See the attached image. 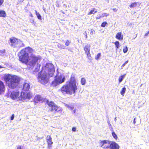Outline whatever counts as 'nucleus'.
Returning <instances> with one entry per match:
<instances>
[{"label":"nucleus","instance_id":"f257e3e1","mask_svg":"<svg viewBox=\"0 0 149 149\" xmlns=\"http://www.w3.org/2000/svg\"><path fill=\"white\" fill-rule=\"evenodd\" d=\"M55 71L54 66L51 63H47L43 67L42 70L39 73L38 79V81L41 84H46L49 81L48 75L50 77L53 76Z\"/></svg>","mask_w":149,"mask_h":149},{"label":"nucleus","instance_id":"13d9d810","mask_svg":"<svg viewBox=\"0 0 149 149\" xmlns=\"http://www.w3.org/2000/svg\"><path fill=\"white\" fill-rule=\"evenodd\" d=\"M135 119H136V118H134V121H133V123H134V124H135L136 123V121H135Z\"/></svg>","mask_w":149,"mask_h":149},{"label":"nucleus","instance_id":"a878e982","mask_svg":"<svg viewBox=\"0 0 149 149\" xmlns=\"http://www.w3.org/2000/svg\"><path fill=\"white\" fill-rule=\"evenodd\" d=\"M95 8H93L90 10V11L88 13V15H90L93 14H94L97 12Z\"/></svg>","mask_w":149,"mask_h":149},{"label":"nucleus","instance_id":"c03bdc74","mask_svg":"<svg viewBox=\"0 0 149 149\" xmlns=\"http://www.w3.org/2000/svg\"><path fill=\"white\" fill-rule=\"evenodd\" d=\"M86 54L87 55L88 58H90V57H91V54H90V52H89V54Z\"/></svg>","mask_w":149,"mask_h":149},{"label":"nucleus","instance_id":"473e14b6","mask_svg":"<svg viewBox=\"0 0 149 149\" xmlns=\"http://www.w3.org/2000/svg\"><path fill=\"white\" fill-rule=\"evenodd\" d=\"M101 54L100 53H98V54L95 56V58L97 60H98L99 58L101 56Z\"/></svg>","mask_w":149,"mask_h":149},{"label":"nucleus","instance_id":"a211bd4d","mask_svg":"<svg viewBox=\"0 0 149 149\" xmlns=\"http://www.w3.org/2000/svg\"><path fill=\"white\" fill-rule=\"evenodd\" d=\"M24 46V45L22 41L18 39L16 47L19 48L21 47H23Z\"/></svg>","mask_w":149,"mask_h":149},{"label":"nucleus","instance_id":"4c0bfd02","mask_svg":"<svg viewBox=\"0 0 149 149\" xmlns=\"http://www.w3.org/2000/svg\"><path fill=\"white\" fill-rule=\"evenodd\" d=\"M128 50V49L127 47H125L123 49V52L124 53H126Z\"/></svg>","mask_w":149,"mask_h":149},{"label":"nucleus","instance_id":"1a4fd4ad","mask_svg":"<svg viewBox=\"0 0 149 149\" xmlns=\"http://www.w3.org/2000/svg\"><path fill=\"white\" fill-rule=\"evenodd\" d=\"M18 39L13 38L10 39V42H9L10 46L13 47H16Z\"/></svg>","mask_w":149,"mask_h":149},{"label":"nucleus","instance_id":"7ed1b4c3","mask_svg":"<svg viewBox=\"0 0 149 149\" xmlns=\"http://www.w3.org/2000/svg\"><path fill=\"white\" fill-rule=\"evenodd\" d=\"M5 79L8 86L12 89L16 88L19 85L20 81L19 78L17 76L10 75H6Z\"/></svg>","mask_w":149,"mask_h":149},{"label":"nucleus","instance_id":"37998d69","mask_svg":"<svg viewBox=\"0 0 149 149\" xmlns=\"http://www.w3.org/2000/svg\"><path fill=\"white\" fill-rule=\"evenodd\" d=\"M128 61H127L126 62H125V63L123 64L122 65V67H124L126 64L128 63Z\"/></svg>","mask_w":149,"mask_h":149},{"label":"nucleus","instance_id":"5701e85b","mask_svg":"<svg viewBox=\"0 0 149 149\" xmlns=\"http://www.w3.org/2000/svg\"><path fill=\"white\" fill-rule=\"evenodd\" d=\"M6 14L5 11L3 10H0V17H6Z\"/></svg>","mask_w":149,"mask_h":149},{"label":"nucleus","instance_id":"5fc2aeb1","mask_svg":"<svg viewBox=\"0 0 149 149\" xmlns=\"http://www.w3.org/2000/svg\"><path fill=\"white\" fill-rule=\"evenodd\" d=\"M43 10L44 11L45 13H46V9L45 8L43 7Z\"/></svg>","mask_w":149,"mask_h":149},{"label":"nucleus","instance_id":"f8f14e48","mask_svg":"<svg viewBox=\"0 0 149 149\" xmlns=\"http://www.w3.org/2000/svg\"><path fill=\"white\" fill-rule=\"evenodd\" d=\"M5 86L4 83L0 80V94H1L5 91Z\"/></svg>","mask_w":149,"mask_h":149},{"label":"nucleus","instance_id":"aec40b11","mask_svg":"<svg viewBox=\"0 0 149 149\" xmlns=\"http://www.w3.org/2000/svg\"><path fill=\"white\" fill-rule=\"evenodd\" d=\"M59 84H60V83H59L58 81L55 79L52 82V86L53 87L56 86Z\"/></svg>","mask_w":149,"mask_h":149},{"label":"nucleus","instance_id":"412c9836","mask_svg":"<svg viewBox=\"0 0 149 149\" xmlns=\"http://www.w3.org/2000/svg\"><path fill=\"white\" fill-rule=\"evenodd\" d=\"M65 106L67 107L68 109L71 110H72L74 108V106L72 104H65Z\"/></svg>","mask_w":149,"mask_h":149},{"label":"nucleus","instance_id":"bf43d9fd","mask_svg":"<svg viewBox=\"0 0 149 149\" xmlns=\"http://www.w3.org/2000/svg\"><path fill=\"white\" fill-rule=\"evenodd\" d=\"M85 33H86V39L87 38V33H86V31L85 32Z\"/></svg>","mask_w":149,"mask_h":149},{"label":"nucleus","instance_id":"de8ad7c7","mask_svg":"<svg viewBox=\"0 0 149 149\" xmlns=\"http://www.w3.org/2000/svg\"><path fill=\"white\" fill-rule=\"evenodd\" d=\"M4 0H0V6H1L3 3Z\"/></svg>","mask_w":149,"mask_h":149},{"label":"nucleus","instance_id":"864d4df0","mask_svg":"<svg viewBox=\"0 0 149 149\" xmlns=\"http://www.w3.org/2000/svg\"><path fill=\"white\" fill-rule=\"evenodd\" d=\"M17 149H22L21 146H18Z\"/></svg>","mask_w":149,"mask_h":149},{"label":"nucleus","instance_id":"69168bd1","mask_svg":"<svg viewBox=\"0 0 149 149\" xmlns=\"http://www.w3.org/2000/svg\"><path fill=\"white\" fill-rule=\"evenodd\" d=\"M84 34L85 35H86V33H85V32H84Z\"/></svg>","mask_w":149,"mask_h":149},{"label":"nucleus","instance_id":"e433bc0d","mask_svg":"<svg viewBox=\"0 0 149 149\" xmlns=\"http://www.w3.org/2000/svg\"><path fill=\"white\" fill-rule=\"evenodd\" d=\"M5 50H2L0 51V55L2 56L4 55V54L5 53Z\"/></svg>","mask_w":149,"mask_h":149},{"label":"nucleus","instance_id":"8fccbe9b","mask_svg":"<svg viewBox=\"0 0 149 149\" xmlns=\"http://www.w3.org/2000/svg\"><path fill=\"white\" fill-rule=\"evenodd\" d=\"M72 130L73 132H75L76 131V128L75 127H73L72 128Z\"/></svg>","mask_w":149,"mask_h":149},{"label":"nucleus","instance_id":"c756f323","mask_svg":"<svg viewBox=\"0 0 149 149\" xmlns=\"http://www.w3.org/2000/svg\"><path fill=\"white\" fill-rule=\"evenodd\" d=\"M37 65L36 66L35 69V72H38L39 70L40 69V64H39L38 63L37 64Z\"/></svg>","mask_w":149,"mask_h":149},{"label":"nucleus","instance_id":"2eb2a0df","mask_svg":"<svg viewBox=\"0 0 149 149\" xmlns=\"http://www.w3.org/2000/svg\"><path fill=\"white\" fill-rule=\"evenodd\" d=\"M91 46L90 45L87 44L86 45L84 48V50L86 54H89L90 52Z\"/></svg>","mask_w":149,"mask_h":149},{"label":"nucleus","instance_id":"3c124183","mask_svg":"<svg viewBox=\"0 0 149 149\" xmlns=\"http://www.w3.org/2000/svg\"><path fill=\"white\" fill-rule=\"evenodd\" d=\"M107 123L111 127V124L109 120L107 121Z\"/></svg>","mask_w":149,"mask_h":149},{"label":"nucleus","instance_id":"79ce46f5","mask_svg":"<svg viewBox=\"0 0 149 149\" xmlns=\"http://www.w3.org/2000/svg\"><path fill=\"white\" fill-rule=\"evenodd\" d=\"M70 41L68 40H67L65 43V45L66 46H68L70 45Z\"/></svg>","mask_w":149,"mask_h":149},{"label":"nucleus","instance_id":"6ab92c4d","mask_svg":"<svg viewBox=\"0 0 149 149\" xmlns=\"http://www.w3.org/2000/svg\"><path fill=\"white\" fill-rule=\"evenodd\" d=\"M140 4L138 2H134L132 3L129 6L131 8H133L136 7L138 5H139Z\"/></svg>","mask_w":149,"mask_h":149},{"label":"nucleus","instance_id":"7c9ffc66","mask_svg":"<svg viewBox=\"0 0 149 149\" xmlns=\"http://www.w3.org/2000/svg\"><path fill=\"white\" fill-rule=\"evenodd\" d=\"M105 140L102 141L100 142V146L101 147H103L104 146V144Z\"/></svg>","mask_w":149,"mask_h":149},{"label":"nucleus","instance_id":"393cba45","mask_svg":"<svg viewBox=\"0 0 149 149\" xmlns=\"http://www.w3.org/2000/svg\"><path fill=\"white\" fill-rule=\"evenodd\" d=\"M125 75L126 74H124L123 75H122L121 76L119 77L118 79L119 83H120V82L123 81V80L124 78Z\"/></svg>","mask_w":149,"mask_h":149},{"label":"nucleus","instance_id":"9d476101","mask_svg":"<svg viewBox=\"0 0 149 149\" xmlns=\"http://www.w3.org/2000/svg\"><path fill=\"white\" fill-rule=\"evenodd\" d=\"M110 146L111 149H119V146L115 142L111 141Z\"/></svg>","mask_w":149,"mask_h":149},{"label":"nucleus","instance_id":"052dcab7","mask_svg":"<svg viewBox=\"0 0 149 149\" xmlns=\"http://www.w3.org/2000/svg\"><path fill=\"white\" fill-rule=\"evenodd\" d=\"M75 112L76 111L75 109L73 110V112L74 113H75Z\"/></svg>","mask_w":149,"mask_h":149},{"label":"nucleus","instance_id":"4468645a","mask_svg":"<svg viewBox=\"0 0 149 149\" xmlns=\"http://www.w3.org/2000/svg\"><path fill=\"white\" fill-rule=\"evenodd\" d=\"M20 100L24 101L27 99V96L26 94L24 93H22L20 95Z\"/></svg>","mask_w":149,"mask_h":149},{"label":"nucleus","instance_id":"4d7b16f0","mask_svg":"<svg viewBox=\"0 0 149 149\" xmlns=\"http://www.w3.org/2000/svg\"><path fill=\"white\" fill-rule=\"evenodd\" d=\"M29 16L31 17H33V15L31 13H30V15Z\"/></svg>","mask_w":149,"mask_h":149},{"label":"nucleus","instance_id":"6e6552de","mask_svg":"<svg viewBox=\"0 0 149 149\" xmlns=\"http://www.w3.org/2000/svg\"><path fill=\"white\" fill-rule=\"evenodd\" d=\"M56 79L60 84L63 82L65 79V76L64 74L59 73H57Z\"/></svg>","mask_w":149,"mask_h":149},{"label":"nucleus","instance_id":"b1692460","mask_svg":"<svg viewBox=\"0 0 149 149\" xmlns=\"http://www.w3.org/2000/svg\"><path fill=\"white\" fill-rule=\"evenodd\" d=\"M35 11L36 13V14L38 19L40 20H42V17L40 15V14L36 10H35Z\"/></svg>","mask_w":149,"mask_h":149},{"label":"nucleus","instance_id":"49530a36","mask_svg":"<svg viewBox=\"0 0 149 149\" xmlns=\"http://www.w3.org/2000/svg\"><path fill=\"white\" fill-rule=\"evenodd\" d=\"M101 16H100L99 15H97V16L96 17V19H100L101 17Z\"/></svg>","mask_w":149,"mask_h":149},{"label":"nucleus","instance_id":"f3484780","mask_svg":"<svg viewBox=\"0 0 149 149\" xmlns=\"http://www.w3.org/2000/svg\"><path fill=\"white\" fill-rule=\"evenodd\" d=\"M116 38L120 40L123 39V36L121 32H119L117 33Z\"/></svg>","mask_w":149,"mask_h":149},{"label":"nucleus","instance_id":"cd10ccee","mask_svg":"<svg viewBox=\"0 0 149 149\" xmlns=\"http://www.w3.org/2000/svg\"><path fill=\"white\" fill-rule=\"evenodd\" d=\"M126 90V88L125 87L123 88L120 92L121 94L123 96Z\"/></svg>","mask_w":149,"mask_h":149},{"label":"nucleus","instance_id":"423d86ee","mask_svg":"<svg viewBox=\"0 0 149 149\" xmlns=\"http://www.w3.org/2000/svg\"><path fill=\"white\" fill-rule=\"evenodd\" d=\"M8 96L10 97L13 100L19 101L20 100V94L18 91L9 92L8 93Z\"/></svg>","mask_w":149,"mask_h":149},{"label":"nucleus","instance_id":"9b49d317","mask_svg":"<svg viewBox=\"0 0 149 149\" xmlns=\"http://www.w3.org/2000/svg\"><path fill=\"white\" fill-rule=\"evenodd\" d=\"M111 141L107 140H105L104 144V146L102 147L104 149H108L110 148V144Z\"/></svg>","mask_w":149,"mask_h":149},{"label":"nucleus","instance_id":"6e6d98bb","mask_svg":"<svg viewBox=\"0 0 149 149\" xmlns=\"http://www.w3.org/2000/svg\"><path fill=\"white\" fill-rule=\"evenodd\" d=\"M113 10L114 12H116L117 11L118 9L116 8H113Z\"/></svg>","mask_w":149,"mask_h":149},{"label":"nucleus","instance_id":"0eeeda50","mask_svg":"<svg viewBox=\"0 0 149 149\" xmlns=\"http://www.w3.org/2000/svg\"><path fill=\"white\" fill-rule=\"evenodd\" d=\"M47 104L48 106L51 108L50 111H51L55 110L57 112L60 111L61 110V108L60 107H58L56 106L54 102H49V101H47Z\"/></svg>","mask_w":149,"mask_h":149},{"label":"nucleus","instance_id":"dca6fc26","mask_svg":"<svg viewBox=\"0 0 149 149\" xmlns=\"http://www.w3.org/2000/svg\"><path fill=\"white\" fill-rule=\"evenodd\" d=\"M30 88V86L29 84L26 83H24L23 85V90L24 91H27Z\"/></svg>","mask_w":149,"mask_h":149},{"label":"nucleus","instance_id":"603ef678","mask_svg":"<svg viewBox=\"0 0 149 149\" xmlns=\"http://www.w3.org/2000/svg\"><path fill=\"white\" fill-rule=\"evenodd\" d=\"M149 34V31L148 32H147L145 34L144 36H147Z\"/></svg>","mask_w":149,"mask_h":149},{"label":"nucleus","instance_id":"bb28decb","mask_svg":"<svg viewBox=\"0 0 149 149\" xmlns=\"http://www.w3.org/2000/svg\"><path fill=\"white\" fill-rule=\"evenodd\" d=\"M27 96V98L28 99L31 98L33 96V94L32 93L29 92L26 94Z\"/></svg>","mask_w":149,"mask_h":149},{"label":"nucleus","instance_id":"f03ea898","mask_svg":"<svg viewBox=\"0 0 149 149\" xmlns=\"http://www.w3.org/2000/svg\"><path fill=\"white\" fill-rule=\"evenodd\" d=\"M77 89L75 76L72 74L70 81L67 82L66 84L62 87L61 91L64 94H67L71 95L73 94L74 96Z\"/></svg>","mask_w":149,"mask_h":149},{"label":"nucleus","instance_id":"680f3d73","mask_svg":"<svg viewBox=\"0 0 149 149\" xmlns=\"http://www.w3.org/2000/svg\"><path fill=\"white\" fill-rule=\"evenodd\" d=\"M24 1V0H20L19 2H22Z\"/></svg>","mask_w":149,"mask_h":149},{"label":"nucleus","instance_id":"20e7f679","mask_svg":"<svg viewBox=\"0 0 149 149\" xmlns=\"http://www.w3.org/2000/svg\"><path fill=\"white\" fill-rule=\"evenodd\" d=\"M33 52V49L29 47L22 49L20 52L21 55L19 56V60L26 65L29 57V54Z\"/></svg>","mask_w":149,"mask_h":149},{"label":"nucleus","instance_id":"e2e57ef3","mask_svg":"<svg viewBox=\"0 0 149 149\" xmlns=\"http://www.w3.org/2000/svg\"><path fill=\"white\" fill-rule=\"evenodd\" d=\"M2 68V67L1 65H0V68Z\"/></svg>","mask_w":149,"mask_h":149},{"label":"nucleus","instance_id":"58836bf2","mask_svg":"<svg viewBox=\"0 0 149 149\" xmlns=\"http://www.w3.org/2000/svg\"><path fill=\"white\" fill-rule=\"evenodd\" d=\"M109 15V14H108V13H104L102 14V15H101V17H104V16L107 17V16H108V15Z\"/></svg>","mask_w":149,"mask_h":149},{"label":"nucleus","instance_id":"ddd939ff","mask_svg":"<svg viewBox=\"0 0 149 149\" xmlns=\"http://www.w3.org/2000/svg\"><path fill=\"white\" fill-rule=\"evenodd\" d=\"M42 97L40 95H37L34 97L33 101L35 102L38 103V101H42Z\"/></svg>","mask_w":149,"mask_h":149},{"label":"nucleus","instance_id":"39448f33","mask_svg":"<svg viewBox=\"0 0 149 149\" xmlns=\"http://www.w3.org/2000/svg\"><path fill=\"white\" fill-rule=\"evenodd\" d=\"M41 57L40 56H36L32 55L29 58L26 65L32 68L39 63L41 60Z\"/></svg>","mask_w":149,"mask_h":149},{"label":"nucleus","instance_id":"f704fd0d","mask_svg":"<svg viewBox=\"0 0 149 149\" xmlns=\"http://www.w3.org/2000/svg\"><path fill=\"white\" fill-rule=\"evenodd\" d=\"M57 46H58V47L59 48H60L61 49H64V46L63 45H61V44H58L57 45Z\"/></svg>","mask_w":149,"mask_h":149},{"label":"nucleus","instance_id":"4be33fe9","mask_svg":"<svg viewBox=\"0 0 149 149\" xmlns=\"http://www.w3.org/2000/svg\"><path fill=\"white\" fill-rule=\"evenodd\" d=\"M47 142L48 144V149H50L52 147V145L53 144V142L52 141V139L47 141Z\"/></svg>","mask_w":149,"mask_h":149},{"label":"nucleus","instance_id":"338daca9","mask_svg":"<svg viewBox=\"0 0 149 149\" xmlns=\"http://www.w3.org/2000/svg\"><path fill=\"white\" fill-rule=\"evenodd\" d=\"M42 0H40L41 1Z\"/></svg>","mask_w":149,"mask_h":149},{"label":"nucleus","instance_id":"c85d7f7f","mask_svg":"<svg viewBox=\"0 0 149 149\" xmlns=\"http://www.w3.org/2000/svg\"><path fill=\"white\" fill-rule=\"evenodd\" d=\"M86 80L85 78H82L81 79V83L82 85H85L86 83Z\"/></svg>","mask_w":149,"mask_h":149},{"label":"nucleus","instance_id":"a19ab883","mask_svg":"<svg viewBox=\"0 0 149 149\" xmlns=\"http://www.w3.org/2000/svg\"><path fill=\"white\" fill-rule=\"evenodd\" d=\"M46 139L47 141L51 140L52 139V138L50 135H47L46 137Z\"/></svg>","mask_w":149,"mask_h":149},{"label":"nucleus","instance_id":"c9c22d12","mask_svg":"<svg viewBox=\"0 0 149 149\" xmlns=\"http://www.w3.org/2000/svg\"><path fill=\"white\" fill-rule=\"evenodd\" d=\"M112 135L113 137L116 139H117V136L114 132L112 133Z\"/></svg>","mask_w":149,"mask_h":149},{"label":"nucleus","instance_id":"72a5a7b5","mask_svg":"<svg viewBox=\"0 0 149 149\" xmlns=\"http://www.w3.org/2000/svg\"><path fill=\"white\" fill-rule=\"evenodd\" d=\"M117 49L118 48L119 46V42L118 41H116L114 43Z\"/></svg>","mask_w":149,"mask_h":149},{"label":"nucleus","instance_id":"2f4dec72","mask_svg":"<svg viewBox=\"0 0 149 149\" xmlns=\"http://www.w3.org/2000/svg\"><path fill=\"white\" fill-rule=\"evenodd\" d=\"M29 21L30 22L32 23L33 25H35L36 24V22L34 21V19H30Z\"/></svg>","mask_w":149,"mask_h":149},{"label":"nucleus","instance_id":"a18cd8bd","mask_svg":"<svg viewBox=\"0 0 149 149\" xmlns=\"http://www.w3.org/2000/svg\"><path fill=\"white\" fill-rule=\"evenodd\" d=\"M94 32V30H93L92 29H91V32H90V34H92V35L93 34Z\"/></svg>","mask_w":149,"mask_h":149},{"label":"nucleus","instance_id":"0e129e2a","mask_svg":"<svg viewBox=\"0 0 149 149\" xmlns=\"http://www.w3.org/2000/svg\"><path fill=\"white\" fill-rule=\"evenodd\" d=\"M115 120H116V118H115Z\"/></svg>","mask_w":149,"mask_h":149},{"label":"nucleus","instance_id":"ea45409f","mask_svg":"<svg viewBox=\"0 0 149 149\" xmlns=\"http://www.w3.org/2000/svg\"><path fill=\"white\" fill-rule=\"evenodd\" d=\"M107 24V23L106 22H103L101 25V26L103 27H105L106 25Z\"/></svg>","mask_w":149,"mask_h":149},{"label":"nucleus","instance_id":"09e8293b","mask_svg":"<svg viewBox=\"0 0 149 149\" xmlns=\"http://www.w3.org/2000/svg\"><path fill=\"white\" fill-rule=\"evenodd\" d=\"M14 115L13 114L11 117V120H13L14 119Z\"/></svg>","mask_w":149,"mask_h":149}]
</instances>
